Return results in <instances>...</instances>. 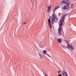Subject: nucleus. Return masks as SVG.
<instances>
[{
	"instance_id": "9d476101",
	"label": "nucleus",
	"mask_w": 76,
	"mask_h": 76,
	"mask_svg": "<svg viewBox=\"0 0 76 76\" xmlns=\"http://www.w3.org/2000/svg\"><path fill=\"white\" fill-rule=\"evenodd\" d=\"M39 56H40V58H41V59H42L43 58V56L41 55V54L39 53Z\"/></svg>"
},
{
	"instance_id": "a878e982",
	"label": "nucleus",
	"mask_w": 76,
	"mask_h": 76,
	"mask_svg": "<svg viewBox=\"0 0 76 76\" xmlns=\"http://www.w3.org/2000/svg\"><path fill=\"white\" fill-rule=\"evenodd\" d=\"M53 14L52 15V16H53Z\"/></svg>"
},
{
	"instance_id": "4be33fe9",
	"label": "nucleus",
	"mask_w": 76,
	"mask_h": 76,
	"mask_svg": "<svg viewBox=\"0 0 76 76\" xmlns=\"http://www.w3.org/2000/svg\"><path fill=\"white\" fill-rule=\"evenodd\" d=\"M48 56L49 57H50V58H51V57L50 56V55H48Z\"/></svg>"
},
{
	"instance_id": "39448f33",
	"label": "nucleus",
	"mask_w": 76,
	"mask_h": 76,
	"mask_svg": "<svg viewBox=\"0 0 76 76\" xmlns=\"http://www.w3.org/2000/svg\"><path fill=\"white\" fill-rule=\"evenodd\" d=\"M48 25L49 26V27L50 29H51V20L50 19H48Z\"/></svg>"
},
{
	"instance_id": "b1692460",
	"label": "nucleus",
	"mask_w": 76,
	"mask_h": 76,
	"mask_svg": "<svg viewBox=\"0 0 76 76\" xmlns=\"http://www.w3.org/2000/svg\"><path fill=\"white\" fill-rule=\"evenodd\" d=\"M66 42L67 43H68V42H68V41H66Z\"/></svg>"
},
{
	"instance_id": "aec40b11",
	"label": "nucleus",
	"mask_w": 76,
	"mask_h": 76,
	"mask_svg": "<svg viewBox=\"0 0 76 76\" xmlns=\"http://www.w3.org/2000/svg\"><path fill=\"white\" fill-rule=\"evenodd\" d=\"M58 76H62V75H61V74H59L58 75Z\"/></svg>"
},
{
	"instance_id": "7ed1b4c3",
	"label": "nucleus",
	"mask_w": 76,
	"mask_h": 76,
	"mask_svg": "<svg viewBox=\"0 0 76 76\" xmlns=\"http://www.w3.org/2000/svg\"><path fill=\"white\" fill-rule=\"evenodd\" d=\"M63 10H67L70 9V6L69 5H64L62 8Z\"/></svg>"
},
{
	"instance_id": "f8f14e48",
	"label": "nucleus",
	"mask_w": 76,
	"mask_h": 76,
	"mask_svg": "<svg viewBox=\"0 0 76 76\" xmlns=\"http://www.w3.org/2000/svg\"><path fill=\"white\" fill-rule=\"evenodd\" d=\"M66 1H64V0H63L62 1V3H66Z\"/></svg>"
},
{
	"instance_id": "dca6fc26",
	"label": "nucleus",
	"mask_w": 76,
	"mask_h": 76,
	"mask_svg": "<svg viewBox=\"0 0 76 76\" xmlns=\"http://www.w3.org/2000/svg\"><path fill=\"white\" fill-rule=\"evenodd\" d=\"M64 46V45H63L62 44H61L60 47H61V48H63Z\"/></svg>"
},
{
	"instance_id": "f3484780",
	"label": "nucleus",
	"mask_w": 76,
	"mask_h": 76,
	"mask_svg": "<svg viewBox=\"0 0 76 76\" xmlns=\"http://www.w3.org/2000/svg\"><path fill=\"white\" fill-rule=\"evenodd\" d=\"M71 8H72V9H73V4H72L71 6Z\"/></svg>"
},
{
	"instance_id": "1a4fd4ad",
	"label": "nucleus",
	"mask_w": 76,
	"mask_h": 76,
	"mask_svg": "<svg viewBox=\"0 0 76 76\" xmlns=\"http://www.w3.org/2000/svg\"><path fill=\"white\" fill-rule=\"evenodd\" d=\"M57 41L58 42L60 43H60H61V39H57Z\"/></svg>"
},
{
	"instance_id": "ddd939ff",
	"label": "nucleus",
	"mask_w": 76,
	"mask_h": 76,
	"mask_svg": "<svg viewBox=\"0 0 76 76\" xmlns=\"http://www.w3.org/2000/svg\"><path fill=\"white\" fill-rule=\"evenodd\" d=\"M71 50H74V48H73L72 45L71 46Z\"/></svg>"
},
{
	"instance_id": "393cba45",
	"label": "nucleus",
	"mask_w": 76,
	"mask_h": 76,
	"mask_svg": "<svg viewBox=\"0 0 76 76\" xmlns=\"http://www.w3.org/2000/svg\"><path fill=\"white\" fill-rule=\"evenodd\" d=\"M66 1H68L69 0H66Z\"/></svg>"
},
{
	"instance_id": "f257e3e1",
	"label": "nucleus",
	"mask_w": 76,
	"mask_h": 76,
	"mask_svg": "<svg viewBox=\"0 0 76 76\" xmlns=\"http://www.w3.org/2000/svg\"><path fill=\"white\" fill-rule=\"evenodd\" d=\"M57 21H58V19H57V18L56 17V16L55 14H54L53 18H52L51 20V22L52 25H53V23H54V22H57Z\"/></svg>"
},
{
	"instance_id": "0eeeda50",
	"label": "nucleus",
	"mask_w": 76,
	"mask_h": 76,
	"mask_svg": "<svg viewBox=\"0 0 76 76\" xmlns=\"http://www.w3.org/2000/svg\"><path fill=\"white\" fill-rule=\"evenodd\" d=\"M59 6H57L54 9V10H53V13H54V12H56V10H57V9H58V8H59Z\"/></svg>"
},
{
	"instance_id": "9b49d317",
	"label": "nucleus",
	"mask_w": 76,
	"mask_h": 76,
	"mask_svg": "<svg viewBox=\"0 0 76 76\" xmlns=\"http://www.w3.org/2000/svg\"><path fill=\"white\" fill-rule=\"evenodd\" d=\"M71 47V46H70V45L69 44L68 45V46H67V48H69H69H70Z\"/></svg>"
},
{
	"instance_id": "4468645a",
	"label": "nucleus",
	"mask_w": 76,
	"mask_h": 76,
	"mask_svg": "<svg viewBox=\"0 0 76 76\" xmlns=\"http://www.w3.org/2000/svg\"><path fill=\"white\" fill-rule=\"evenodd\" d=\"M43 53L44 54H46V53H47V51L44 50L43 51Z\"/></svg>"
},
{
	"instance_id": "423d86ee",
	"label": "nucleus",
	"mask_w": 76,
	"mask_h": 76,
	"mask_svg": "<svg viewBox=\"0 0 76 76\" xmlns=\"http://www.w3.org/2000/svg\"><path fill=\"white\" fill-rule=\"evenodd\" d=\"M51 5H50L49 6H48V13H49L50 12V9H51Z\"/></svg>"
},
{
	"instance_id": "f03ea898",
	"label": "nucleus",
	"mask_w": 76,
	"mask_h": 76,
	"mask_svg": "<svg viewBox=\"0 0 76 76\" xmlns=\"http://www.w3.org/2000/svg\"><path fill=\"white\" fill-rule=\"evenodd\" d=\"M61 26H62V20H60L59 27L58 29V33L60 35H61V34H62L61 33Z\"/></svg>"
},
{
	"instance_id": "6ab92c4d",
	"label": "nucleus",
	"mask_w": 76,
	"mask_h": 76,
	"mask_svg": "<svg viewBox=\"0 0 76 76\" xmlns=\"http://www.w3.org/2000/svg\"><path fill=\"white\" fill-rule=\"evenodd\" d=\"M58 73H60V72H61V71H58Z\"/></svg>"
},
{
	"instance_id": "6e6552de",
	"label": "nucleus",
	"mask_w": 76,
	"mask_h": 76,
	"mask_svg": "<svg viewBox=\"0 0 76 76\" xmlns=\"http://www.w3.org/2000/svg\"><path fill=\"white\" fill-rule=\"evenodd\" d=\"M66 15H67V14H64L63 15V17L62 18V23H64V21H63V19H64V17H65V16H66Z\"/></svg>"
},
{
	"instance_id": "a211bd4d",
	"label": "nucleus",
	"mask_w": 76,
	"mask_h": 76,
	"mask_svg": "<svg viewBox=\"0 0 76 76\" xmlns=\"http://www.w3.org/2000/svg\"><path fill=\"white\" fill-rule=\"evenodd\" d=\"M63 48H64L65 49H66V48H67V47L64 46V47H63Z\"/></svg>"
},
{
	"instance_id": "20e7f679",
	"label": "nucleus",
	"mask_w": 76,
	"mask_h": 76,
	"mask_svg": "<svg viewBox=\"0 0 76 76\" xmlns=\"http://www.w3.org/2000/svg\"><path fill=\"white\" fill-rule=\"evenodd\" d=\"M62 75L63 76H68L67 72H65V71H64V70H63L62 72Z\"/></svg>"
},
{
	"instance_id": "5701e85b",
	"label": "nucleus",
	"mask_w": 76,
	"mask_h": 76,
	"mask_svg": "<svg viewBox=\"0 0 76 76\" xmlns=\"http://www.w3.org/2000/svg\"><path fill=\"white\" fill-rule=\"evenodd\" d=\"M51 18H52V17H51V16L49 17V18H50V19Z\"/></svg>"
},
{
	"instance_id": "412c9836",
	"label": "nucleus",
	"mask_w": 76,
	"mask_h": 76,
	"mask_svg": "<svg viewBox=\"0 0 76 76\" xmlns=\"http://www.w3.org/2000/svg\"><path fill=\"white\" fill-rule=\"evenodd\" d=\"M26 23H27V22L24 23L23 24H26Z\"/></svg>"
},
{
	"instance_id": "2eb2a0df",
	"label": "nucleus",
	"mask_w": 76,
	"mask_h": 76,
	"mask_svg": "<svg viewBox=\"0 0 76 76\" xmlns=\"http://www.w3.org/2000/svg\"><path fill=\"white\" fill-rule=\"evenodd\" d=\"M65 3H66V5H69V2H67V1H66V2Z\"/></svg>"
}]
</instances>
